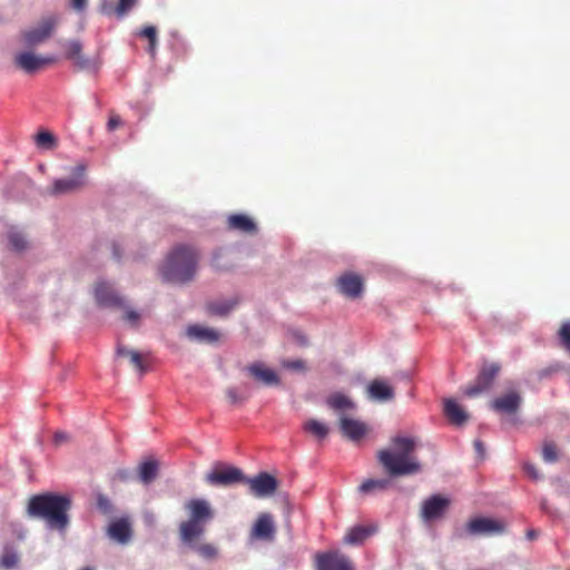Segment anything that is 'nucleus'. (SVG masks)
I'll use <instances>...</instances> for the list:
<instances>
[{
    "label": "nucleus",
    "instance_id": "1",
    "mask_svg": "<svg viewBox=\"0 0 570 570\" xmlns=\"http://www.w3.org/2000/svg\"><path fill=\"white\" fill-rule=\"evenodd\" d=\"M70 509V498L48 492L29 499L27 515L31 519L43 520L49 529L63 533L70 523L68 515Z\"/></svg>",
    "mask_w": 570,
    "mask_h": 570
},
{
    "label": "nucleus",
    "instance_id": "2",
    "mask_svg": "<svg viewBox=\"0 0 570 570\" xmlns=\"http://www.w3.org/2000/svg\"><path fill=\"white\" fill-rule=\"evenodd\" d=\"M415 448L416 442L413 438L395 436L389 448L379 451V462L393 476L417 473L420 463L414 456Z\"/></svg>",
    "mask_w": 570,
    "mask_h": 570
},
{
    "label": "nucleus",
    "instance_id": "3",
    "mask_svg": "<svg viewBox=\"0 0 570 570\" xmlns=\"http://www.w3.org/2000/svg\"><path fill=\"white\" fill-rule=\"evenodd\" d=\"M197 263L198 254L193 247L177 246L168 255L160 274L168 283L185 284L194 278Z\"/></svg>",
    "mask_w": 570,
    "mask_h": 570
},
{
    "label": "nucleus",
    "instance_id": "4",
    "mask_svg": "<svg viewBox=\"0 0 570 570\" xmlns=\"http://www.w3.org/2000/svg\"><path fill=\"white\" fill-rule=\"evenodd\" d=\"M188 520L179 525V538L186 546H193L194 541L205 533V525L215 517L214 509L206 499H191L185 503Z\"/></svg>",
    "mask_w": 570,
    "mask_h": 570
},
{
    "label": "nucleus",
    "instance_id": "5",
    "mask_svg": "<svg viewBox=\"0 0 570 570\" xmlns=\"http://www.w3.org/2000/svg\"><path fill=\"white\" fill-rule=\"evenodd\" d=\"M65 48V58L68 60H71L73 63V67L78 71H87L94 75H97L100 66L101 60L99 57H87L82 52V43L79 40H68L63 43Z\"/></svg>",
    "mask_w": 570,
    "mask_h": 570
},
{
    "label": "nucleus",
    "instance_id": "6",
    "mask_svg": "<svg viewBox=\"0 0 570 570\" xmlns=\"http://www.w3.org/2000/svg\"><path fill=\"white\" fill-rule=\"evenodd\" d=\"M246 480L244 472L233 465L218 463L205 475V481L213 487H232L236 483H243Z\"/></svg>",
    "mask_w": 570,
    "mask_h": 570
},
{
    "label": "nucleus",
    "instance_id": "7",
    "mask_svg": "<svg viewBox=\"0 0 570 570\" xmlns=\"http://www.w3.org/2000/svg\"><path fill=\"white\" fill-rule=\"evenodd\" d=\"M242 371L262 386L274 387L281 384L279 374L261 361L252 362L244 366Z\"/></svg>",
    "mask_w": 570,
    "mask_h": 570
},
{
    "label": "nucleus",
    "instance_id": "8",
    "mask_svg": "<svg viewBox=\"0 0 570 570\" xmlns=\"http://www.w3.org/2000/svg\"><path fill=\"white\" fill-rule=\"evenodd\" d=\"M500 371L501 365L498 362H485L480 371L475 384L465 389V395L473 397L490 389Z\"/></svg>",
    "mask_w": 570,
    "mask_h": 570
},
{
    "label": "nucleus",
    "instance_id": "9",
    "mask_svg": "<svg viewBox=\"0 0 570 570\" xmlns=\"http://www.w3.org/2000/svg\"><path fill=\"white\" fill-rule=\"evenodd\" d=\"M85 165H77L72 169V174L68 178L56 179L50 189V194L55 196L70 194L79 190L85 185Z\"/></svg>",
    "mask_w": 570,
    "mask_h": 570
},
{
    "label": "nucleus",
    "instance_id": "10",
    "mask_svg": "<svg viewBox=\"0 0 570 570\" xmlns=\"http://www.w3.org/2000/svg\"><path fill=\"white\" fill-rule=\"evenodd\" d=\"M248 484L249 492L256 498L272 497L278 488V481L267 472H259L253 478H247L243 482Z\"/></svg>",
    "mask_w": 570,
    "mask_h": 570
},
{
    "label": "nucleus",
    "instance_id": "11",
    "mask_svg": "<svg viewBox=\"0 0 570 570\" xmlns=\"http://www.w3.org/2000/svg\"><path fill=\"white\" fill-rule=\"evenodd\" d=\"M57 23L58 18L55 16L43 18L36 28L27 30L22 33V40L24 45L33 47L41 42H45L47 39L50 38Z\"/></svg>",
    "mask_w": 570,
    "mask_h": 570
},
{
    "label": "nucleus",
    "instance_id": "12",
    "mask_svg": "<svg viewBox=\"0 0 570 570\" xmlns=\"http://www.w3.org/2000/svg\"><path fill=\"white\" fill-rule=\"evenodd\" d=\"M451 500L446 497L434 494L423 501L420 517L424 522L441 519L448 511Z\"/></svg>",
    "mask_w": 570,
    "mask_h": 570
},
{
    "label": "nucleus",
    "instance_id": "13",
    "mask_svg": "<svg viewBox=\"0 0 570 570\" xmlns=\"http://www.w3.org/2000/svg\"><path fill=\"white\" fill-rule=\"evenodd\" d=\"M56 61L57 59L53 56L42 57L31 51H23L14 57L16 66L28 73L36 72Z\"/></svg>",
    "mask_w": 570,
    "mask_h": 570
},
{
    "label": "nucleus",
    "instance_id": "14",
    "mask_svg": "<svg viewBox=\"0 0 570 570\" xmlns=\"http://www.w3.org/2000/svg\"><path fill=\"white\" fill-rule=\"evenodd\" d=\"M468 531L473 535H499L505 531V524L491 518H476L468 523Z\"/></svg>",
    "mask_w": 570,
    "mask_h": 570
},
{
    "label": "nucleus",
    "instance_id": "15",
    "mask_svg": "<svg viewBox=\"0 0 570 570\" xmlns=\"http://www.w3.org/2000/svg\"><path fill=\"white\" fill-rule=\"evenodd\" d=\"M317 570H354L351 560L340 551L317 556Z\"/></svg>",
    "mask_w": 570,
    "mask_h": 570
},
{
    "label": "nucleus",
    "instance_id": "16",
    "mask_svg": "<svg viewBox=\"0 0 570 570\" xmlns=\"http://www.w3.org/2000/svg\"><path fill=\"white\" fill-rule=\"evenodd\" d=\"M363 286V278L355 273H344L337 278L338 291L352 299L362 295Z\"/></svg>",
    "mask_w": 570,
    "mask_h": 570
},
{
    "label": "nucleus",
    "instance_id": "17",
    "mask_svg": "<svg viewBox=\"0 0 570 570\" xmlns=\"http://www.w3.org/2000/svg\"><path fill=\"white\" fill-rule=\"evenodd\" d=\"M275 524L269 513H261L250 530V539L271 541L275 535Z\"/></svg>",
    "mask_w": 570,
    "mask_h": 570
},
{
    "label": "nucleus",
    "instance_id": "18",
    "mask_svg": "<svg viewBox=\"0 0 570 570\" xmlns=\"http://www.w3.org/2000/svg\"><path fill=\"white\" fill-rule=\"evenodd\" d=\"M522 397L519 393L511 391L490 403L491 409L505 414H514L520 409Z\"/></svg>",
    "mask_w": 570,
    "mask_h": 570
},
{
    "label": "nucleus",
    "instance_id": "19",
    "mask_svg": "<svg viewBox=\"0 0 570 570\" xmlns=\"http://www.w3.org/2000/svg\"><path fill=\"white\" fill-rule=\"evenodd\" d=\"M186 335L190 341L212 344L219 340L220 333L212 327L195 324L186 328Z\"/></svg>",
    "mask_w": 570,
    "mask_h": 570
},
{
    "label": "nucleus",
    "instance_id": "20",
    "mask_svg": "<svg viewBox=\"0 0 570 570\" xmlns=\"http://www.w3.org/2000/svg\"><path fill=\"white\" fill-rule=\"evenodd\" d=\"M326 404L336 413L338 420L342 416H348L355 410L354 402L348 396L338 392L331 394L326 400Z\"/></svg>",
    "mask_w": 570,
    "mask_h": 570
},
{
    "label": "nucleus",
    "instance_id": "21",
    "mask_svg": "<svg viewBox=\"0 0 570 570\" xmlns=\"http://www.w3.org/2000/svg\"><path fill=\"white\" fill-rule=\"evenodd\" d=\"M95 297L99 305L121 307L124 299L107 283H99L95 288Z\"/></svg>",
    "mask_w": 570,
    "mask_h": 570
},
{
    "label": "nucleus",
    "instance_id": "22",
    "mask_svg": "<svg viewBox=\"0 0 570 570\" xmlns=\"http://www.w3.org/2000/svg\"><path fill=\"white\" fill-rule=\"evenodd\" d=\"M108 537L119 544H127L130 541L131 529L126 519L111 522L107 530Z\"/></svg>",
    "mask_w": 570,
    "mask_h": 570
},
{
    "label": "nucleus",
    "instance_id": "23",
    "mask_svg": "<svg viewBox=\"0 0 570 570\" xmlns=\"http://www.w3.org/2000/svg\"><path fill=\"white\" fill-rule=\"evenodd\" d=\"M367 396L370 400L385 403L390 402L394 397L393 389L381 380H374L367 386Z\"/></svg>",
    "mask_w": 570,
    "mask_h": 570
},
{
    "label": "nucleus",
    "instance_id": "24",
    "mask_svg": "<svg viewBox=\"0 0 570 570\" xmlns=\"http://www.w3.org/2000/svg\"><path fill=\"white\" fill-rule=\"evenodd\" d=\"M338 421L342 433L353 441L360 440L366 433V426L357 420L342 416Z\"/></svg>",
    "mask_w": 570,
    "mask_h": 570
},
{
    "label": "nucleus",
    "instance_id": "25",
    "mask_svg": "<svg viewBox=\"0 0 570 570\" xmlns=\"http://www.w3.org/2000/svg\"><path fill=\"white\" fill-rule=\"evenodd\" d=\"M227 227L245 234H255L257 230L255 222L247 215L234 214L227 218Z\"/></svg>",
    "mask_w": 570,
    "mask_h": 570
},
{
    "label": "nucleus",
    "instance_id": "26",
    "mask_svg": "<svg viewBox=\"0 0 570 570\" xmlns=\"http://www.w3.org/2000/svg\"><path fill=\"white\" fill-rule=\"evenodd\" d=\"M118 367L139 379L151 368V363L149 358H120Z\"/></svg>",
    "mask_w": 570,
    "mask_h": 570
},
{
    "label": "nucleus",
    "instance_id": "27",
    "mask_svg": "<svg viewBox=\"0 0 570 570\" xmlns=\"http://www.w3.org/2000/svg\"><path fill=\"white\" fill-rule=\"evenodd\" d=\"M444 413L451 423L456 425L464 424L469 419V414L465 410L452 399L444 400Z\"/></svg>",
    "mask_w": 570,
    "mask_h": 570
},
{
    "label": "nucleus",
    "instance_id": "28",
    "mask_svg": "<svg viewBox=\"0 0 570 570\" xmlns=\"http://www.w3.org/2000/svg\"><path fill=\"white\" fill-rule=\"evenodd\" d=\"M138 472L139 481L144 484H149L157 478L158 462L153 459L146 460L139 465Z\"/></svg>",
    "mask_w": 570,
    "mask_h": 570
},
{
    "label": "nucleus",
    "instance_id": "29",
    "mask_svg": "<svg viewBox=\"0 0 570 570\" xmlns=\"http://www.w3.org/2000/svg\"><path fill=\"white\" fill-rule=\"evenodd\" d=\"M372 531L365 527H355L352 528L344 537V543L356 546L361 544Z\"/></svg>",
    "mask_w": 570,
    "mask_h": 570
},
{
    "label": "nucleus",
    "instance_id": "30",
    "mask_svg": "<svg viewBox=\"0 0 570 570\" xmlns=\"http://www.w3.org/2000/svg\"><path fill=\"white\" fill-rule=\"evenodd\" d=\"M304 430L314 435L315 438H317L318 440L325 439L330 432V429L325 423L317 421L315 419L307 420L304 423Z\"/></svg>",
    "mask_w": 570,
    "mask_h": 570
},
{
    "label": "nucleus",
    "instance_id": "31",
    "mask_svg": "<svg viewBox=\"0 0 570 570\" xmlns=\"http://www.w3.org/2000/svg\"><path fill=\"white\" fill-rule=\"evenodd\" d=\"M282 367L291 374H304L307 370V363L303 358H286L282 363Z\"/></svg>",
    "mask_w": 570,
    "mask_h": 570
},
{
    "label": "nucleus",
    "instance_id": "32",
    "mask_svg": "<svg viewBox=\"0 0 570 570\" xmlns=\"http://www.w3.org/2000/svg\"><path fill=\"white\" fill-rule=\"evenodd\" d=\"M390 485L389 479H370L360 487L362 493H372L374 491H383Z\"/></svg>",
    "mask_w": 570,
    "mask_h": 570
},
{
    "label": "nucleus",
    "instance_id": "33",
    "mask_svg": "<svg viewBox=\"0 0 570 570\" xmlns=\"http://www.w3.org/2000/svg\"><path fill=\"white\" fill-rule=\"evenodd\" d=\"M138 35L148 39L149 46L147 51L151 57H155L157 48V29L154 26H146L139 31Z\"/></svg>",
    "mask_w": 570,
    "mask_h": 570
},
{
    "label": "nucleus",
    "instance_id": "34",
    "mask_svg": "<svg viewBox=\"0 0 570 570\" xmlns=\"http://www.w3.org/2000/svg\"><path fill=\"white\" fill-rule=\"evenodd\" d=\"M557 338L559 344L568 352H570V320H566L561 323Z\"/></svg>",
    "mask_w": 570,
    "mask_h": 570
},
{
    "label": "nucleus",
    "instance_id": "35",
    "mask_svg": "<svg viewBox=\"0 0 570 570\" xmlns=\"http://www.w3.org/2000/svg\"><path fill=\"white\" fill-rule=\"evenodd\" d=\"M189 547L195 549L196 552L206 560H213L218 556V549L210 543L197 544L196 541H194V544Z\"/></svg>",
    "mask_w": 570,
    "mask_h": 570
},
{
    "label": "nucleus",
    "instance_id": "36",
    "mask_svg": "<svg viewBox=\"0 0 570 570\" xmlns=\"http://www.w3.org/2000/svg\"><path fill=\"white\" fill-rule=\"evenodd\" d=\"M236 302L210 303L208 304V311L212 314L225 316L234 308Z\"/></svg>",
    "mask_w": 570,
    "mask_h": 570
},
{
    "label": "nucleus",
    "instance_id": "37",
    "mask_svg": "<svg viewBox=\"0 0 570 570\" xmlns=\"http://www.w3.org/2000/svg\"><path fill=\"white\" fill-rule=\"evenodd\" d=\"M19 562V556L11 549H6L0 558V567L3 569H11Z\"/></svg>",
    "mask_w": 570,
    "mask_h": 570
},
{
    "label": "nucleus",
    "instance_id": "38",
    "mask_svg": "<svg viewBox=\"0 0 570 570\" xmlns=\"http://www.w3.org/2000/svg\"><path fill=\"white\" fill-rule=\"evenodd\" d=\"M36 144L39 147L51 149L56 145L55 136L49 131H40L36 136Z\"/></svg>",
    "mask_w": 570,
    "mask_h": 570
},
{
    "label": "nucleus",
    "instance_id": "39",
    "mask_svg": "<svg viewBox=\"0 0 570 570\" xmlns=\"http://www.w3.org/2000/svg\"><path fill=\"white\" fill-rule=\"evenodd\" d=\"M9 242L14 250H23L27 247V240L21 233L12 232L9 234Z\"/></svg>",
    "mask_w": 570,
    "mask_h": 570
},
{
    "label": "nucleus",
    "instance_id": "40",
    "mask_svg": "<svg viewBox=\"0 0 570 570\" xmlns=\"http://www.w3.org/2000/svg\"><path fill=\"white\" fill-rule=\"evenodd\" d=\"M542 458L548 463H553L558 460V451L553 443L546 442L542 449Z\"/></svg>",
    "mask_w": 570,
    "mask_h": 570
},
{
    "label": "nucleus",
    "instance_id": "41",
    "mask_svg": "<svg viewBox=\"0 0 570 570\" xmlns=\"http://www.w3.org/2000/svg\"><path fill=\"white\" fill-rule=\"evenodd\" d=\"M137 0H119L116 7V13L119 18L124 17L135 4Z\"/></svg>",
    "mask_w": 570,
    "mask_h": 570
},
{
    "label": "nucleus",
    "instance_id": "42",
    "mask_svg": "<svg viewBox=\"0 0 570 570\" xmlns=\"http://www.w3.org/2000/svg\"><path fill=\"white\" fill-rule=\"evenodd\" d=\"M524 471L525 473L533 480L535 481H540L543 479V475L539 472V470L537 469L535 465L531 464V463H525L524 464Z\"/></svg>",
    "mask_w": 570,
    "mask_h": 570
},
{
    "label": "nucleus",
    "instance_id": "43",
    "mask_svg": "<svg viewBox=\"0 0 570 570\" xmlns=\"http://www.w3.org/2000/svg\"><path fill=\"white\" fill-rule=\"evenodd\" d=\"M97 505L104 513H110L111 512V503L109 499L105 495H99L97 499Z\"/></svg>",
    "mask_w": 570,
    "mask_h": 570
},
{
    "label": "nucleus",
    "instance_id": "44",
    "mask_svg": "<svg viewBox=\"0 0 570 570\" xmlns=\"http://www.w3.org/2000/svg\"><path fill=\"white\" fill-rule=\"evenodd\" d=\"M117 356H132V357H136V356H142V355L139 354L138 352L134 351V350L127 348L126 346H124L121 344H118V346H117Z\"/></svg>",
    "mask_w": 570,
    "mask_h": 570
},
{
    "label": "nucleus",
    "instance_id": "45",
    "mask_svg": "<svg viewBox=\"0 0 570 570\" xmlns=\"http://www.w3.org/2000/svg\"><path fill=\"white\" fill-rule=\"evenodd\" d=\"M225 394H226L227 400L232 404H236L242 401V397L239 396V394L237 393V390L235 387L226 389Z\"/></svg>",
    "mask_w": 570,
    "mask_h": 570
},
{
    "label": "nucleus",
    "instance_id": "46",
    "mask_svg": "<svg viewBox=\"0 0 570 570\" xmlns=\"http://www.w3.org/2000/svg\"><path fill=\"white\" fill-rule=\"evenodd\" d=\"M120 125H121L120 117L117 115H111L108 120L107 127H108V130L112 131L116 128H118Z\"/></svg>",
    "mask_w": 570,
    "mask_h": 570
},
{
    "label": "nucleus",
    "instance_id": "47",
    "mask_svg": "<svg viewBox=\"0 0 570 570\" xmlns=\"http://www.w3.org/2000/svg\"><path fill=\"white\" fill-rule=\"evenodd\" d=\"M69 440V434L66 432H56L53 442L56 445H60Z\"/></svg>",
    "mask_w": 570,
    "mask_h": 570
},
{
    "label": "nucleus",
    "instance_id": "48",
    "mask_svg": "<svg viewBox=\"0 0 570 570\" xmlns=\"http://www.w3.org/2000/svg\"><path fill=\"white\" fill-rule=\"evenodd\" d=\"M124 318L131 323V324H135L138 322L139 320V314L135 311H126L125 315H124Z\"/></svg>",
    "mask_w": 570,
    "mask_h": 570
},
{
    "label": "nucleus",
    "instance_id": "49",
    "mask_svg": "<svg viewBox=\"0 0 570 570\" xmlns=\"http://www.w3.org/2000/svg\"><path fill=\"white\" fill-rule=\"evenodd\" d=\"M71 7L76 11H82L87 7V0H71Z\"/></svg>",
    "mask_w": 570,
    "mask_h": 570
},
{
    "label": "nucleus",
    "instance_id": "50",
    "mask_svg": "<svg viewBox=\"0 0 570 570\" xmlns=\"http://www.w3.org/2000/svg\"><path fill=\"white\" fill-rule=\"evenodd\" d=\"M474 449H475V451L478 452L479 455H481V456L483 455L484 448H483V444H482L481 441H475L474 442Z\"/></svg>",
    "mask_w": 570,
    "mask_h": 570
},
{
    "label": "nucleus",
    "instance_id": "51",
    "mask_svg": "<svg viewBox=\"0 0 570 570\" xmlns=\"http://www.w3.org/2000/svg\"><path fill=\"white\" fill-rule=\"evenodd\" d=\"M112 250H114L115 258L119 259L121 254H120L119 248H118V246L116 244L112 245Z\"/></svg>",
    "mask_w": 570,
    "mask_h": 570
},
{
    "label": "nucleus",
    "instance_id": "52",
    "mask_svg": "<svg viewBox=\"0 0 570 570\" xmlns=\"http://www.w3.org/2000/svg\"><path fill=\"white\" fill-rule=\"evenodd\" d=\"M541 509L546 512H549L547 500L541 501Z\"/></svg>",
    "mask_w": 570,
    "mask_h": 570
},
{
    "label": "nucleus",
    "instance_id": "53",
    "mask_svg": "<svg viewBox=\"0 0 570 570\" xmlns=\"http://www.w3.org/2000/svg\"><path fill=\"white\" fill-rule=\"evenodd\" d=\"M299 344L304 345L306 343V340L303 336H298Z\"/></svg>",
    "mask_w": 570,
    "mask_h": 570
},
{
    "label": "nucleus",
    "instance_id": "54",
    "mask_svg": "<svg viewBox=\"0 0 570 570\" xmlns=\"http://www.w3.org/2000/svg\"><path fill=\"white\" fill-rule=\"evenodd\" d=\"M528 537H529L530 539L534 538V537H535V532H534L533 530H532V531H529V532H528Z\"/></svg>",
    "mask_w": 570,
    "mask_h": 570
},
{
    "label": "nucleus",
    "instance_id": "55",
    "mask_svg": "<svg viewBox=\"0 0 570 570\" xmlns=\"http://www.w3.org/2000/svg\"><path fill=\"white\" fill-rule=\"evenodd\" d=\"M119 475H120V478H122V479H125V478H126L125 472H120V473H119Z\"/></svg>",
    "mask_w": 570,
    "mask_h": 570
},
{
    "label": "nucleus",
    "instance_id": "56",
    "mask_svg": "<svg viewBox=\"0 0 570 570\" xmlns=\"http://www.w3.org/2000/svg\"><path fill=\"white\" fill-rule=\"evenodd\" d=\"M82 570H92V569H91V568H85V569H82Z\"/></svg>",
    "mask_w": 570,
    "mask_h": 570
}]
</instances>
